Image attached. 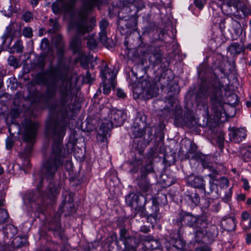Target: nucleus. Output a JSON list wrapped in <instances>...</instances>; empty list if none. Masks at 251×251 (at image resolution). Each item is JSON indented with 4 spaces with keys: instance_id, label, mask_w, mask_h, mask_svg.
<instances>
[{
    "instance_id": "obj_1",
    "label": "nucleus",
    "mask_w": 251,
    "mask_h": 251,
    "mask_svg": "<svg viewBox=\"0 0 251 251\" xmlns=\"http://www.w3.org/2000/svg\"><path fill=\"white\" fill-rule=\"evenodd\" d=\"M79 77L74 74L69 78H64L59 86V98L54 109L56 115L50 116L46 122L45 132L47 136H52L54 143L49 156L45 160L42 170V179H52L64 163L65 155L62 152V142L68 124L67 119L74 113L76 95V85ZM42 183L40 180V185Z\"/></svg>"
},
{
    "instance_id": "obj_2",
    "label": "nucleus",
    "mask_w": 251,
    "mask_h": 251,
    "mask_svg": "<svg viewBox=\"0 0 251 251\" xmlns=\"http://www.w3.org/2000/svg\"><path fill=\"white\" fill-rule=\"evenodd\" d=\"M82 5L77 12L76 21H72L69 23L68 30L74 31L76 35L70 43V47L74 53H78L79 56L82 55L81 52V36L91 31L96 25L94 18H88L89 13L101 3V0H81Z\"/></svg>"
},
{
    "instance_id": "obj_3",
    "label": "nucleus",
    "mask_w": 251,
    "mask_h": 251,
    "mask_svg": "<svg viewBox=\"0 0 251 251\" xmlns=\"http://www.w3.org/2000/svg\"><path fill=\"white\" fill-rule=\"evenodd\" d=\"M174 224L181 227L187 226L196 229L195 238L197 241H201L205 232V228L209 223L207 217L204 215H194L191 213L181 211L178 217L173 220Z\"/></svg>"
},
{
    "instance_id": "obj_4",
    "label": "nucleus",
    "mask_w": 251,
    "mask_h": 251,
    "mask_svg": "<svg viewBox=\"0 0 251 251\" xmlns=\"http://www.w3.org/2000/svg\"><path fill=\"white\" fill-rule=\"evenodd\" d=\"M24 129L23 133V140L29 145L24 151V154L21 155V157L25 158L24 165H26L28 168L30 167L29 156L32 151V146L33 145L39 126V123L35 121H32L29 118H25L22 123Z\"/></svg>"
},
{
    "instance_id": "obj_5",
    "label": "nucleus",
    "mask_w": 251,
    "mask_h": 251,
    "mask_svg": "<svg viewBox=\"0 0 251 251\" xmlns=\"http://www.w3.org/2000/svg\"><path fill=\"white\" fill-rule=\"evenodd\" d=\"M60 190L58 185L50 183L49 185L48 194H41L39 190L34 193L33 191H28L24 196V199L27 200L29 202H36L38 204L44 205L45 201L49 199L50 201H53L55 197L58 195Z\"/></svg>"
},
{
    "instance_id": "obj_6",
    "label": "nucleus",
    "mask_w": 251,
    "mask_h": 251,
    "mask_svg": "<svg viewBox=\"0 0 251 251\" xmlns=\"http://www.w3.org/2000/svg\"><path fill=\"white\" fill-rule=\"evenodd\" d=\"M210 102L212 105V109L218 120L226 115L224 109V102L222 87L219 86H212L210 89Z\"/></svg>"
},
{
    "instance_id": "obj_7",
    "label": "nucleus",
    "mask_w": 251,
    "mask_h": 251,
    "mask_svg": "<svg viewBox=\"0 0 251 251\" xmlns=\"http://www.w3.org/2000/svg\"><path fill=\"white\" fill-rule=\"evenodd\" d=\"M109 120H104L100 126V130L103 136H107L109 131L114 126L117 127L123 124L124 118L123 112L116 109H113L110 111L108 115Z\"/></svg>"
},
{
    "instance_id": "obj_8",
    "label": "nucleus",
    "mask_w": 251,
    "mask_h": 251,
    "mask_svg": "<svg viewBox=\"0 0 251 251\" xmlns=\"http://www.w3.org/2000/svg\"><path fill=\"white\" fill-rule=\"evenodd\" d=\"M158 92L159 88L156 84L148 80H143L133 90L134 94L137 95V98L141 97L148 100L156 97Z\"/></svg>"
},
{
    "instance_id": "obj_9",
    "label": "nucleus",
    "mask_w": 251,
    "mask_h": 251,
    "mask_svg": "<svg viewBox=\"0 0 251 251\" xmlns=\"http://www.w3.org/2000/svg\"><path fill=\"white\" fill-rule=\"evenodd\" d=\"M151 213L148 214L144 206H139L136 208L137 213L141 217H147V220L151 223L157 222L161 218V214L159 212V204L155 198L152 199V206L151 208Z\"/></svg>"
},
{
    "instance_id": "obj_10",
    "label": "nucleus",
    "mask_w": 251,
    "mask_h": 251,
    "mask_svg": "<svg viewBox=\"0 0 251 251\" xmlns=\"http://www.w3.org/2000/svg\"><path fill=\"white\" fill-rule=\"evenodd\" d=\"M36 81L38 84L46 85L47 89L44 94L46 99L50 100L55 97L57 91L56 83L55 81L47 82L44 75L40 74L37 75Z\"/></svg>"
},
{
    "instance_id": "obj_11",
    "label": "nucleus",
    "mask_w": 251,
    "mask_h": 251,
    "mask_svg": "<svg viewBox=\"0 0 251 251\" xmlns=\"http://www.w3.org/2000/svg\"><path fill=\"white\" fill-rule=\"evenodd\" d=\"M180 235L181 230L179 229L176 235H171L169 242L172 247L169 251H180L184 249L186 243L181 238Z\"/></svg>"
},
{
    "instance_id": "obj_12",
    "label": "nucleus",
    "mask_w": 251,
    "mask_h": 251,
    "mask_svg": "<svg viewBox=\"0 0 251 251\" xmlns=\"http://www.w3.org/2000/svg\"><path fill=\"white\" fill-rule=\"evenodd\" d=\"M236 220L233 217L223 218L221 222V227L227 232L234 231L236 227Z\"/></svg>"
},
{
    "instance_id": "obj_13",
    "label": "nucleus",
    "mask_w": 251,
    "mask_h": 251,
    "mask_svg": "<svg viewBox=\"0 0 251 251\" xmlns=\"http://www.w3.org/2000/svg\"><path fill=\"white\" fill-rule=\"evenodd\" d=\"M102 66H103V68H102L100 71V75L102 79L103 82H105L107 79V75L110 76L109 78L108 81L110 83L111 86L112 87H115V76L114 75L113 72H112L107 67L106 63L105 62L102 63Z\"/></svg>"
},
{
    "instance_id": "obj_14",
    "label": "nucleus",
    "mask_w": 251,
    "mask_h": 251,
    "mask_svg": "<svg viewBox=\"0 0 251 251\" xmlns=\"http://www.w3.org/2000/svg\"><path fill=\"white\" fill-rule=\"evenodd\" d=\"M36 251H68L63 246L52 241H47L45 246L41 247Z\"/></svg>"
},
{
    "instance_id": "obj_15",
    "label": "nucleus",
    "mask_w": 251,
    "mask_h": 251,
    "mask_svg": "<svg viewBox=\"0 0 251 251\" xmlns=\"http://www.w3.org/2000/svg\"><path fill=\"white\" fill-rule=\"evenodd\" d=\"M187 203L192 207L197 206L200 202V197L196 191L187 192L185 196Z\"/></svg>"
},
{
    "instance_id": "obj_16",
    "label": "nucleus",
    "mask_w": 251,
    "mask_h": 251,
    "mask_svg": "<svg viewBox=\"0 0 251 251\" xmlns=\"http://www.w3.org/2000/svg\"><path fill=\"white\" fill-rule=\"evenodd\" d=\"M229 136L230 140L239 143L246 138V131L242 128H238L231 131L229 134Z\"/></svg>"
},
{
    "instance_id": "obj_17",
    "label": "nucleus",
    "mask_w": 251,
    "mask_h": 251,
    "mask_svg": "<svg viewBox=\"0 0 251 251\" xmlns=\"http://www.w3.org/2000/svg\"><path fill=\"white\" fill-rule=\"evenodd\" d=\"M204 180L199 176H189L187 178V183L193 187L201 189L205 191Z\"/></svg>"
},
{
    "instance_id": "obj_18",
    "label": "nucleus",
    "mask_w": 251,
    "mask_h": 251,
    "mask_svg": "<svg viewBox=\"0 0 251 251\" xmlns=\"http://www.w3.org/2000/svg\"><path fill=\"white\" fill-rule=\"evenodd\" d=\"M128 245H124L125 248L123 251H136L137 247L140 244V240L139 239L131 236L127 241Z\"/></svg>"
},
{
    "instance_id": "obj_19",
    "label": "nucleus",
    "mask_w": 251,
    "mask_h": 251,
    "mask_svg": "<svg viewBox=\"0 0 251 251\" xmlns=\"http://www.w3.org/2000/svg\"><path fill=\"white\" fill-rule=\"evenodd\" d=\"M229 22L231 28L235 33L236 37H239L242 33V28L240 23L233 18L230 19Z\"/></svg>"
},
{
    "instance_id": "obj_20",
    "label": "nucleus",
    "mask_w": 251,
    "mask_h": 251,
    "mask_svg": "<svg viewBox=\"0 0 251 251\" xmlns=\"http://www.w3.org/2000/svg\"><path fill=\"white\" fill-rule=\"evenodd\" d=\"M62 213V211L59 214H56L55 216L54 219H52L51 221L50 229L54 231H59L61 230V225L60 223V217Z\"/></svg>"
},
{
    "instance_id": "obj_21",
    "label": "nucleus",
    "mask_w": 251,
    "mask_h": 251,
    "mask_svg": "<svg viewBox=\"0 0 251 251\" xmlns=\"http://www.w3.org/2000/svg\"><path fill=\"white\" fill-rule=\"evenodd\" d=\"M55 46L58 54L62 55L64 52V43L61 35H57L55 38Z\"/></svg>"
},
{
    "instance_id": "obj_22",
    "label": "nucleus",
    "mask_w": 251,
    "mask_h": 251,
    "mask_svg": "<svg viewBox=\"0 0 251 251\" xmlns=\"http://www.w3.org/2000/svg\"><path fill=\"white\" fill-rule=\"evenodd\" d=\"M17 228L13 225H7L3 229V233L7 238H12L17 234Z\"/></svg>"
},
{
    "instance_id": "obj_23",
    "label": "nucleus",
    "mask_w": 251,
    "mask_h": 251,
    "mask_svg": "<svg viewBox=\"0 0 251 251\" xmlns=\"http://www.w3.org/2000/svg\"><path fill=\"white\" fill-rule=\"evenodd\" d=\"M138 186L143 192H148L150 189L151 184L146 176H141L138 182Z\"/></svg>"
},
{
    "instance_id": "obj_24",
    "label": "nucleus",
    "mask_w": 251,
    "mask_h": 251,
    "mask_svg": "<svg viewBox=\"0 0 251 251\" xmlns=\"http://www.w3.org/2000/svg\"><path fill=\"white\" fill-rule=\"evenodd\" d=\"M174 119L176 124H181L183 121L182 116V109L179 107H176L174 111Z\"/></svg>"
},
{
    "instance_id": "obj_25",
    "label": "nucleus",
    "mask_w": 251,
    "mask_h": 251,
    "mask_svg": "<svg viewBox=\"0 0 251 251\" xmlns=\"http://www.w3.org/2000/svg\"><path fill=\"white\" fill-rule=\"evenodd\" d=\"M14 36V33L13 32V30L12 28V26L11 25L7 26L6 27V29L2 36L3 39L2 44H4L6 42V40L8 39H10V41L13 39Z\"/></svg>"
},
{
    "instance_id": "obj_26",
    "label": "nucleus",
    "mask_w": 251,
    "mask_h": 251,
    "mask_svg": "<svg viewBox=\"0 0 251 251\" xmlns=\"http://www.w3.org/2000/svg\"><path fill=\"white\" fill-rule=\"evenodd\" d=\"M240 153L246 161L251 160V146L243 148L240 151Z\"/></svg>"
},
{
    "instance_id": "obj_27",
    "label": "nucleus",
    "mask_w": 251,
    "mask_h": 251,
    "mask_svg": "<svg viewBox=\"0 0 251 251\" xmlns=\"http://www.w3.org/2000/svg\"><path fill=\"white\" fill-rule=\"evenodd\" d=\"M132 133L134 138H141L145 134V130L139 127V125L137 126L132 127Z\"/></svg>"
},
{
    "instance_id": "obj_28",
    "label": "nucleus",
    "mask_w": 251,
    "mask_h": 251,
    "mask_svg": "<svg viewBox=\"0 0 251 251\" xmlns=\"http://www.w3.org/2000/svg\"><path fill=\"white\" fill-rule=\"evenodd\" d=\"M131 236L128 235V231L125 228H122L120 231V240L124 243V245L128 246L127 241Z\"/></svg>"
},
{
    "instance_id": "obj_29",
    "label": "nucleus",
    "mask_w": 251,
    "mask_h": 251,
    "mask_svg": "<svg viewBox=\"0 0 251 251\" xmlns=\"http://www.w3.org/2000/svg\"><path fill=\"white\" fill-rule=\"evenodd\" d=\"M228 50L231 54H239L242 51V49L238 43H234L229 47Z\"/></svg>"
},
{
    "instance_id": "obj_30",
    "label": "nucleus",
    "mask_w": 251,
    "mask_h": 251,
    "mask_svg": "<svg viewBox=\"0 0 251 251\" xmlns=\"http://www.w3.org/2000/svg\"><path fill=\"white\" fill-rule=\"evenodd\" d=\"M40 48L41 50H44L45 52L47 51L49 52L52 50L51 48L49 43V41L48 39L46 38H44L41 40Z\"/></svg>"
},
{
    "instance_id": "obj_31",
    "label": "nucleus",
    "mask_w": 251,
    "mask_h": 251,
    "mask_svg": "<svg viewBox=\"0 0 251 251\" xmlns=\"http://www.w3.org/2000/svg\"><path fill=\"white\" fill-rule=\"evenodd\" d=\"M215 140L217 145L219 147L221 150H222L224 147V134L221 132L217 136Z\"/></svg>"
},
{
    "instance_id": "obj_32",
    "label": "nucleus",
    "mask_w": 251,
    "mask_h": 251,
    "mask_svg": "<svg viewBox=\"0 0 251 251\" xmlns=\"http://www.w3.org/2000/svg\"><path fill=\"white\" fill-rule=\"evenodd\" d=\"M153 171V167L151 164H148L143 166L141 169L142 173L141 176H146Z\"/></svg>"
},
{
    "instance_id": "obj_33",
    "label": "nucleus",
    "mask_w": 251,
    "mask_h": 251,
    "mask_svg": "<svg viewBox=\"0 0 251 251\" xmlns=\"http://www.w3.org/2000/svg\"><path fill=\"white\" fill-rule=\"evenodd\" d=\"M241 217L242 222L249 220V224L246 228L251 229V216H250L249 213L247 211H243L241 214Z\"/></svg>"
},
{
    "instance_id": "obj_34",
    "label": "nucleus",
    "mask_w": 251,
    "mask_h": 251,
    "mask_svg": "<svg viewBox=\"0 0 251 251\" xmlns=\"http://www.w3.org/2000/svg\"><path fill=\"white\" fill-rule=\"evenodd\" d=\"M9 218V215L6 210L0 209V224H3L7 221Z\"/></svg>"
},
{
    "instance_id": "obj_35",
    "label": "nucleus",
    "mask_w": 251,
    "mask_h": 251,
    "mask_svg": "<svg viewBox=\"0 0 251 251\" xmlns=\"http://www.w3.org/2000/svg\"><path fill=\"white\" fill-rule=\"evenodd\" d=\"M22 35L27 38H30L33 36V30L30 27H25L22 30Z\"/></svg>"
},
{
    "instance_id": "obj_36",
    "label": "nucleus",
    "mask_w": 251,
    "mask_h": 251,
    "mask_svg": "<svg viewBox=\"0 0 251 251\" xmlns=\"http://www.w3.org/2000/svg\"><path fill=\"white\" fill-rule=\"evenodd\" d=\"M99 39L103 45H107L109 39L107 37L106 31H100Z\"/></svg>"
},
{
    "instance_id": "obj_37",
    "label": "nucleus",
    "mask_w": 251,
    "mask_h": 251,
    "mask_svg": "<svg viewBox=\"0 0 251 251\" xmlns=\"http://www.w3.org/2000/svg\"><path fill=\"white\" fill-rule=\"evenodd\" d=\"M160 243L157 240H153L150 243H147L146 247L147 248L151 250H154L159 247Z\"/></svg>"
},
{
    "instance_id": "obj_38",
    "label": "nucleus",
    "mask_w": 251,
    "mask_h": 251,
    "mask_svg": "<svg viewBox=\"0 0 251 251\" xmlns=\"http://www.w3.org/2000/svg\"><path fill=\"white\" fill-rule=\"evenodd\" d=\"M142 164V162L140 160H134L132 162L133 168L131 169L130 171L132 173H136L138 171V167Z\"/></svg>"
},
{
    "instance_id": "obj_39",
    "label": "nucleus",
    "mask_w": 251,
    "mask_h": 251,
    "mask_svg": "<svg viewBox=\"0 0 251 251\" xmlns=\"http://www.w3.org/2000/svg\"><path fill=\"white\" fill-rule=\"evenodd\" d=\"M87 47L90 50L96 49L97 47L96 40L92 37L89 38L87 41Z\"/></svg>"
},
{
    "instance_id": "obj_40",
    "label": "nucleus",
    "mask_w": 251,
    "mask_h": 251,
    "mask_svg": "<svg viewBox=\"0 0 251 251\" xmlns=\"http://www.w3.org/2000/svg\"><path fill=\"white\" fill-rule=\"evenodd\" d=\"M13 48L17 53H21L23 51L24 47L21 40H18L13 45Z\"/></svg>"
},
{
    "instance_id": "obj_41",
    "label": "nucleus",
    "mask_w": 251,
    "mask_h": 251,
    "mask_svg": "<svg viewBox=\"0 0 251 251\" xmlns=\"http://www.w3.org/2000/svg\"><path fill=\"white\" fill-rule=\"evenodd\" d=\"M222 168H223L222 165H219V167L216 168H214L213 167H209V170L212 172V174H209V176L211 178H214V175L219 174L221 172Z\"/></svg>"
},
{
    "instance_id": "obj_42",
    "label": "nucleus",
    "mask_w": 251,
    "mask_h": 251,
    "mask_svg": "<svg viewBox=\"0 0 251 251\" xmlns=\"http://www.w3.org/2000/svg\"><path fill=\"white\" fill-rule=\"evenodd\" d=\"M222 2V4H226L228 7L236 6L239 0H218Z\"/></svg>"
},
{
    "instance_id": "obj_43",
    "label": "nucleus",
    "mask_w": 251,
    "mask_h": 251,
    "mask_svg": "<svg viewBox=\"0 0 251 251\" xmlns=\"http://www.w3.org/2000/svg\"><path fill=\"white\" fill-rule=\"evenodd\" d=\"M146 117L145 115L142 112H138L135 119V121L137 123V125L140 126V124H142L145 121Z\"/></svg>"
},
{
    "instance_id": "obj_44",
    "label": "nucleus",
    "mask_w": 251,
    "mask_h": 251,
    "mask_svg": "<svg viewBox=\"0 0 251 251\" xmlns=\"http://www.w3.org/2000/svg\"><path fill=\"white\" fill-rule=\"evenodd\" d=\"M23 19L25 22H29L33 19V15L31 12L26 11L23 15Z\"/></svg>"
},
{
    "instance_id": "obj_45",
    "label": "nucleus",
    "mask_w": 251,
    "mask_h": 251,
    "mask_svg": "<svg viewBox=\"0 0 251 251\" xmlns=\"http://www.w3.org/2000/svg\"><path fill=\"white\" fill-rule=\"evenodd\" d=\"M8 64L14 67L18 66V61L16 58L12 55L10 56L8 58Z\"/></svg>"
},
{
    "instance_id": "obj_46",
    "label": "nucleus",
    "mask_w": 251,
    "mask_h": 251,
    "mask_svg": "<svg viewBox=\"0 0 251 251\" xmlns=\"http://www.w3.org/2000/svg\"><path fill=\"white\" fill-rule=\"evenodd\" d=\"M50 21V25L52 27V30H57L59 28V25L56 20L53 19H50L49 20Z\"/></svg>"
},
{
    "instance_id": "obj_47",
    "label": "nucleus",
    "mask_w": 251,
    "mask_h": 251,
    "mask_svg": "<svg viewBox=\"0 0 251 251\" xmlns=\"http://www.w3.org/2000/svg\"><path fill=\"white\" fill-rule=\"evenodd\" d=\"M108 25V22L105 20H102L100 22V31H106V27Z\"/></svg>"
},
{
    "instance_id": "obj_48",
    "label": "nucleus",
    "mask_w": 251,
    "mask_h": 251,
    "mask_svg": "<svg viewBox=\"0 0 251 251\" xmlns=\"http://www.w3.org/2000/svg\"><path fill=\"white\" fill-rule=\"evenodd\" d=\"M84 80L86 82L90 83L94 80V78L91 76L89 71H87L84 77Z\"/></svg>"
},
{
    "instance_id": "obj_49",
    "label": "nucleus",
    "mask_w": 251,
    "mask_h": 251,
    "mask_svg": "<svg viewBox=\"0 0 251 251\" xmlns=\"http://www.w3.org/2000/svg\"><path fill=\"white\" fill-rule=\"evenodd\" d=\"M117 96L121 99H125L126 97V94L122 89L118 88L117 89Z\"/></svg>"
},
{
    "instance_id": "obj_50",
    "label": "nucleus",
    "mask_w": 251,
    "mask_h": 251,
    "mask_svg": "<svg viewBox=\"0 0 251 251\" xmlns=\"http://www.w3.org/2000/svg\"><path fill=\"white\" fill-rule=\"evenodd\" d=\"M241 181L243 183V188L246 191L249 190L250 188V186L248 179L245 178H242Z\"/></svg>"
},
{
    "instance_id": "obj_51",
    "label": "nucleus",
    "mask_w": 251,
    "mask_h": 251,
    "mask_svg": "<svg viewBox=\"0 0 251 251\" xmlns=\"http://www.w3.org/2000/svg\"><path fill=\"white\" fill-rule=\"evenodd\" d=\"M6 148L7 150L12 149L13 145V141L12 138L8 137L6 140Z\"/></svg>"
},
{
    "instance_id": "obj_52",
    "label": "nucleus",
    "mask_w": 251,
    "mask_h": 251,
    "mask_svg": "<svg viewBox=\"0 0 251 251\" xmlns=\"http://www.w3.org/2000/svg\"><path fill=\"white\" fill-rule=\"evenodd\" d=\"M194 3L196 7L199 9H202L204 6V3L202 0H194Z\"/></svg>"
},
{
    "instance_id": "obj_53",
    "label": "nucleus",
    "mask_w": 251,
    "mask_h": 251,
    "mask_svg": "<svg viewBox=\"0 0 251 251\" xmlns=\"http://www.w3.org/2000/svg\"><path fill=\"white\" fill-rule=\"evenodd\" d=\"M241 11L244 15H251V9L246 5L242 7Z\"/></svg>"
},
{
    "instance_id": "obj_54",
    "label": "nucleus",
    "mask_w": 251,
    "mask_h": 251,
    "mask_svg": "<svg viewBox=\"0 0 251 251\" xmlns=\"http://www.w3.org/2000/svg\"><path fill=\"white\" fill-rule=\"evenodd\" d=\"M103 93L105 95H108L111 92V88L108 84L105 83V82H103Z\"/></svg>"
},
{
    "instance_id": "obj_55",
    "label": "nucleus",
    "mask_w": 251,
    "mask_h": 251,
    "mask_svg": "<svg viewBox=\"0 0 251 251\" xmlns=\"http://www.w3.org/2000/svg\"><path fill=\"white\" fill-rule=\"evenodd\" d=\"M221 185L223 187H227L229 186V180L226 177L221 179Z\"/></svg>"
},
{
    "instance_id": "obj_56",
    "label": "nucleus",
    "mask_w": 251,
    "mask_h": 251,
    "mask_svg": "<svg viewBox=\"0 0 251 251\" xmlns=\"http://www.w3.org/2000/svg\"><path fill=\"white\" fill-rule=\"evenodd\" d=\"M140 231L144 233H147L150 231V229L149 227L144 226L141 227Z\"/></svg>"
},
{
    "instance_id": "obj_57",
    "label": "nucleus",
    "mask_w": 251,
    "mask_h": 251,
    "mask_svg": "<svg viewBox=\"0 0 251 251\" xmlns=\"http://www.w3.org/2000/svg\"><path fill=\"white\" fill-rule=\"evenodd\" d=\"M66 169L68 170L71 169L73 167V163L70 160L66 161L65 164Z\"/></svg>"
},
{
    "instance_id": "obj_58",
    "label": "nucleus",
    "mask_w": 251,
    "mask_h": 251,
    "mask_svg": "<svg viewBox=\"0 0 251 251\" xmlns=\"http://www.w3.org/2000/svg\"><path fill=\"white\" fill-rule=\"evenodd\" d=\"M246 242L247 244L251 243V233H248L246 236Z\"/></svg>"
},
{
    "instance_id": "obj_59",
    "label": "nucleus",
    "mask_w": 251,
    "mask_h": 251,
    "mask_svg": "<svg viewBox=\"0 0 251 251\" xmlns=\"http://www.w3.org/2000/svg\"><path fill=\"white\" fill-rule=\"evenodd\" d=\"M231 197V193L230 192H228L227 194H226L224 197L223 198V200L227 202L230 198Z\"/></svg>"
},
{
    "instance_id": "obj_60",
    "label": "nucleus",
    "mask_w": 251,
    "mask_h": 251,
    "mask_svg": "<svg viewBox=\"0 0 251 251\" xmlns=\"http://www.w3.org/2000/svg\"><path fill=\"white\" fill-rule=\"evenodd\" d=\"M246 198V196L245 194H240L237 196L238 200L242 201H245Z\"/></svg>"
},
{
    "instance_id": "obj_61",
    "label": "nucleus",
    "mask_w": 251,
    "mask_h": 251,
    "mask_svg": "<svg viewBox=\"0 0 251 251\" xmlns=\"http://www.w3.org/2000/svg\"><path fill=\"white\" fill-rule=\"evenodd\" d=\"M153 240V236L151 235L145 236L144 238V240L147 242V243H150Z\"/></svg>"
},
{
    "instance_id": "obj_62",
    "label": "nucleus",
    "mask_w": 251,
    "mask_h": 251,
    "mask_svg": "<svg viewBox=\"0 0 251 251\" xmlns=\"http://www.w3.org/2000/svg\"><path fill=\"white\" fill-rule=\"evenodd\" d=\"M204 201H205V203L202 206L204 209H206L209 206V201L206 199H205Z\"/></svg>"
},
{
    "instance_id": "obj_63",
    "label": "nucleus",
    "mask_w": 251,
    "mask_h": 251,
    "mask_svg": "<svg viewBox=\"0 0 251 251\" xmlns=\"http://www.w3.org/2000/svg\"><path fill=\"white\" fill-rule=\"evenodd\" d=\"M40 0H32L31 4L32 5H36Z\"/></svg>"
},
{
    "instance_id": "obj_64",
    "label": "nucleus",
    "mask_w": 251,
    "mask_h": 251,
    "mask_svg": "<svg viewBox=\"0 0 251 251\" xmlns=\"http://www.w3.org/2000/svg\"><path fill=\"white\" fill-rule=\"evenodd\" d=\"M247 204L250 205L251 204V198H248L246 201Z\"/></svg>"
}]
</instances>
